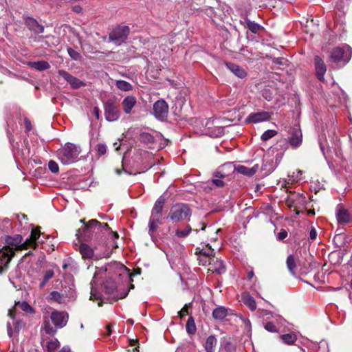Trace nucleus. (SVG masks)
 Here are the masks:
<instances>
[{
  "label": "nucleus",
  "mask_w": 352,
  "mask_h": 352,
  "mask_svg": "<svg viewBox=\"0 0 352 352\" xmlns=\"http://www.w3.org/2000/svg\"><path fill=\"white\" fill-rule=\"evenodd\" d=\"M54 276V272L52 270H47L44 275L43 280L40 284V287L43 288L46 283L51 279Z\"/></svg>",
  "instance_id": "a19ab883"
},
{
  "label": "nucleus",
  "mask_w": 352,
  "mask_h": 352,
  "mask_svg": "<svg viewBox=\"0 0 352 352\" xmlns=\"http://www.w3.org/2000/svg\"><path fill=\"white\" fill-rule=\"evenodd\" d=\"M244 24L254 34L258 33L259 30L261 29V25L254 21H251L248 19H245Z\"/></svg>",
  "instance_id": "c756f323"
},
{
  "label": "nucleus",
  "mask_w": 352,
  "mask_h": 352,
  "mask_svg": "<svg viewBox=\"0 0 352 352\" xmlns=\"http://www.w3.org/2000/svg\"><path fill=\"white\" fill-rule=\"evenodd\" d=\"M85 229L87 231L96 232V234L103 230L109 231V225L106 223H100L96 219H91L85 225Z\"/></svg>",
  "instance_id": "9b49d317"
},
{
  "label": "nucleus",
  "mask_w": 352,
  "mask_h": 352,
  "mask_svg": "<svg viewBox=\"0 0 352 352\" xmlns=\"http://www.w3.org/2000/svg\"><path fill=\"white\" fill-rule=\"evenodd\" d=\"M104 115L107 120L113 122L117 120L120 117V110L116 102L109 99L104 104Z\"/></svg>",
  "instance_id": "39448f33"
},
{
  "label": "nucleus",
  "mask_w": 352,
  "mask_h": 352,
  "mask_svg": "<svg viewBox=\"0 0 352 352\" xmlns=\"http://www.w3.org/2000/svg\"><path fill=\"white\" fill-rule=\"evenodd\" d=\"M25 126L26 131H30L32 129V124L28 119L25 120Z\"/></svg>",
  "instance_id": "4d7b16f0"
},
{
  "label": "nucleus",
  "mask_w": 352,
  "mask_h": 352,
  "mask_svg": "<svg viewBox=\"0 0 352 352\" xmlns=\"http://www.w3.org/2000/svg\"><path fill=\"white\" fill-rule=\"evenodd\" d=\"M265 329L270 331V332H276L277 331V328L272 323V322H267L265 326H264Z\"/></svg>",
  "instance_id": "8fccbe9b"
},
{
  "label": "nucleus",
  "mask_w": 352,
  "mask_h": 352,
  "mask_svg": "<svg viewBox=\"0 0 352 352\" xmlns=\"http://www.w3.org/2000/svg\"><path fill=\"white\" fill-rule=\"evenodd\" d=\"M48 168L50 170V171L53 173H57L59 171V167L58 164L53 160H50L48 162Z\"/></svg>",
  "instance_id": "c03bdc74"
},
{
  "label": "nucleus",
  "mask_w": 352,
  "mask_h": 352,
  "mask_svg": "<svg viewBox=\"0 0 352 352\" xmlns=\"http://www.w3.org/2000/svg\"><path fill=\"white\" fill-rule=\"evenodd\" d=\"M80 152V146L72 143H67L57 151V156L63 164H70L78 160Z\"/></svg>",
  "instance_id": "f257e3e1"
},
{
  "label": "nucleus",
  "mask_w": 352,
  "mask_h": 352,
  "mask_svg": "<svg viewBox=\"0 0 352 352\" xmlns=\"http://www.w3.org/2000/svg\"><path fill=\"white\" fill-rule=\"evenodd\" d=\"M116 85L119 89L124 91H131L133 88L129 82L122 80H116Z\"/></svg>",
  "instance_id": "72a5a7b5"
},
{
  "label": "nucleus",
  "mask_w": 352,
  "mask_h": 352,
  "mask_svg": "<svg viewBox=\"0 0 352 352\" xmlns=\"http://www.w3.org/2000/svg\"><path fill=\"white\" fill-rule=\"evenodd\" d=\"M59 346V342L57 339H51L46 343L47 352H54V351Z\"/></svg>",
  "instance_id": "c9c22d12"
},
{
  "label": "nucleus",
  "mask_w": 352,
  "mask_h": 352,
  "mask_svg": "<svg viewBox=\"0 0 352 352\" xmlns=\"http://www.w3.org/2000/svg\"><path fill=\"white\" fill-rule=\"evenodd\" d=\"M110 234L113 239H118L119 237L118 234L116 232L110 231Z\"/></svg>",
  "instance_id": "e2e57ef3"
},
{
  "label": "nucleus",
  "mask_w": 352,
  "mask_h": 352,
  "mask_svg": "<svg viewBox=\"0 0 352 352\" xmlns=\"http://www.w3.org/2000/svg\"><path fill=\"white\" fill-rule=\"evenodd\" d=\"M162 216H161V215L151 214L149 221H152L153 223H156V224L160 226L162 223Z\"/></svg>",
  "instance_id": "49530a36"
},
{
  "label": "nucleus",
  "mask_w": 352,
  "mask_h": 352,
  "mask_svg": "<svg viewBox=\"0 0 352 352\" xmlns=\"http://www.w3.org/2000/svg\"><path fill=\"white\" fill-rule=\"evenodd\" d=\"M58 74L70 85L72 89H78L84 85L83 82L65 70L60 69Z\"/></svg>",
  "instance_id": "f8f14e48"
},
{
  "label": "nucleus",
  "mask_w": 352,
  "mask_h": 352,
  "mask_svg": "<svg viewBox=\"0 0 352 352\" xmlns=\"http://www.w3.org/2000/svg\"><path fill=\"white\" fill-rule=\"evenodd\" d=\"M318 352H329L328 349V345L326 342H320L318 348Z\"/></svg>",
  "instance_id": "09e8293b"
},
{
  "label": "nucleus",
  "mask_w": 352,
  "mask_h": 352,
  "mask_svg": "<svg viewBox=\"0 0 352 352\" xmlns=\"http://www.w3.org/2000/svg\"><path fill=\"white\" fill-rule=\"evenodd\" d=\"M136 98L133 96H126L122 102L123 111L126 114H130L136 104Z\"/></svg>",
  "instance_id": "f3484780"
},
{
  "label": "nucleus",
  "mask_w": 352,
  "mask_h": 352,
  "mask_svg": "<svg viewBox=\"0 0 352 352\" xmlns=\"http://www.w3.org/2000/svg\"><path fill=\"white\" fill-rule=\"evenodd\" d=\"M209 270L215 272L218 274H222L225 272V265L223 262L214 257V261H212V264L210 265Z\"/></svg>",
  "instance_id": "5701e85b"
},
{
  "label": "nucleus",
  "mask_w": 352,
  "mask_h": 352,
  "mask_svg": "<svg viewBox=\"0 0 352 352\" xmlns=\"http://www.w3.org/2000/svg\"><path fill=\"white\" fill-rule=\"evenodd\" d=\"M280 338L283 341V342H285L287 344H292L296 342L297 337H296V334H294L293 333H290L281 335Z\"/></svg>",
  "instance_id": "473e14b6"
},
{
  "label": "nucleus",
  "mask_w": 352,
  "mask_h": 352,
  "mask_svg": "<svg viewBox=\"0 0 352 352\" xmlns=\"http://www.w3.org/2000/svg\"><path fill=\"white\" fill-rule=\"evenodd\" d=\"M67 315L64 312L54 311L50 315V318L54 326L57 328H62L66 325L67 322Z\"/></svg>",
  "instance_id": "ddd939ff"
},
{
  "label": "nucleus",
  "mask_w": 352,
  "mask_h": 352,
  "mask_svg": "<svg viewBox=\"0 0 352 352\" xmlns=\"http://www.w3.org/2000/svg\"><path fill=\"white\" fill-rule=\"evenodd\" d=\"M209 184L210 185H213L217 188H221L224 186L225 183L223 180H221L219 178L217 179H213L210 182H209Z\"/></svg>",
  "instance_id": "de8ad7c7"
},
{
  "label": "nucleus",
  "mask_w": 352,
  "mask_h": 352,
  "mask_svg": "<svg viewBox=\"0 0 352 352\" xmlns=\"http://www.w3.org/2000/svg\"><path fill=\"white\" fill-rule=\"evenodd\" d=\"M226 349L228 352H232V351L234 349V346L230 343H228L226 346Z\"/></svg>",
  "instance_id": "052dcab7"
},
{
  "label": "nucleus",
  "mask_w": 352,
  "mask_h": 352,
  "mask_svg": "<svg viewBox=\"0 0 352 352\" xmlns=\"http://www.w3.org/2000/svg\"><path fill=\"white\" fill-rule=\"evenodd\" d=\"M289 133L288 142L293 148L298 147L302 143V133L298 126L292 128Z\"/></svg>",
  "instance_id": "9d476101"
},
{
  "label": "nucleus",
  "mask_w": 352,
  "mask_h": 352,
  "mask_svg": "<svg viewBox=\"0 0 352 352\" xmlns=\"http://www.w3.org/2000/svg\"><path fill=\"white\" fill-rule=\"evenodd\" d=\"M337 219L339 223H348L350 221V214L345 209H340L337 212Z\"/></svg>",
  "instance_id": "c85d7f7f"
},
{
  "label": "nucleus",
  "mask_w": 352,
  "mask_h": 352,
  "mask_svg": "<svg viewBox=\"0 0 352 352\" xmlns=\"http://www.w3.org/2000/svg\"><path fill=\"white\" fill-rule=\"evenodd\" d=\"M315 68L316 72V75L318 78V79L320 81L324 80V74L327 71L326 65L324 63V61L318 56H315Z\"/></svg>",
  "instance_id": "2eb2a0df"
},
{
  "label": "nucleus",
  "mask_w": 352,
  "mask_h": 352,
  "mask_svg": "<svg viewBox=\"0 0 352 352\" xmlns=\"http://www.w3.org/2000/svg\"><path fill=\"white\" fill-rule=\"evenodd\" d=\"M168 111V107L166 102L163 100H157L153 104V113L156 118L163 120L166 118Z\"/></svg>",
  "instance_id": "0eeeda50"
},
{
  "label": "nucleus",
  "mask_w": 352,
  "mask_h": 352,
  "mask_svg": "<svg viewBox=\"0 0 352 352\" xmlns=\"http://www.w3.org/2000/svg\"><path fill=\"white\" fill-rule=\"evenodd\" d=\"M258 170V165L255 164L254 166L251 168L246 167L245 166H239L236 168V170L239 173H241L243 175L246 176H252L254 175L257 170Z\"/></svg>",
  "instance_id": "412c9836"
},
{
  "label": "nucleus",
  "mask_w": 352,
  "mask_h": 352,
  "mask_svg": "<svg viewBox=\"0 0 352 352\" xmlns=\"http://www.w3.org/2000/svg\"><path fill=\"white\" fill-rule=\"evenodd\" d=\"M276 134L277 131L275 130H267L262 134L261 138L263 141H267L274 137Z\"/></svg>",
  "instance_id": "4c0bfd02"
},
{
  "label": "nucleus",
  "mask_w": 352,
  "mask_h": 352,
  "mask_svg": "<svg viewBox=\"0 0 352 352\" xmlns=\"http://www.w3.org/2000/svg\"><path fill=\"white\" fill-rule=\"evenodd\" d=\"M94 113L95 115V116L96 117L97 119L99 118V109L98 107H94Z\"/></svg>",
  "instance_id": "680f3d73"
},
{
  "label": "nucleus",
  "mask_w": 352,
  "mask_h": 352,
  "mask_svg": "<svg viewBox=\"0 0 352 352\" xmlns=\"http://www.w3.org/2000/svg\"><path fill=\"white\" fill-rule=\"evenodd\" d=\"M7 329H8V334L9 337H12V329L11 324L10 322L7 323Z\"/></svg>",
  "instance_id": "bf43d9fd"
},
{
  "label": "nucleus",
  "mask_w": 352,
  "mask_h": 352,
  "mask_svg": "<svg viewBox=\"0 0 352 352\" xmlns=\"http://www.w3.org/2000/svg\"><path fill=\"white\" fill-rule=\"evenodd\" d=\"M253 276H254V272H248V278L249 280H251Z\"/></svg>",
  "instance_id": "774afa93"
},
{
  "label": "nucleus",
  "mask_w": 352,
  "mask_h": 352,
  "mask_svg": "<svg viewBox=\"0 0 352 352\" xmlns=\"http://www.w3.org/2000/svg\"><path fill=\"white\" fill-rule=\"evenodd\" d=\"M72 10L76 13H81L82 11V7L80 6H78V5L74 6L72 8Z\"/></svg>",
  "instance_id": "13d9d810"
},
{
  "label": "nucleus",
  "mask_w": 352,
  "mask_h": 352,
  "mask_svg": "<svg viewBox=\"0 0 352 352\" xmlns=\"http://www.w3.org/2000/svg\"><path fill=\"white\" fill-rule=\"evenodd\" d=\"M186 331L190 335H194L196 333L197 328L195 323V320L192 316L189 317L186 325Z\"/></svg>",
  "instance_id": "7c9ffc66"
},
{
  "label": "nucleus",
  "mask_w": 352,
  "mask_h": 352,
  "mask_svg": "<svg viewBox=\"0 0 352 352\" xmlns=\"http://www.w3.org/2000/svg\"><path fill=\"white\" fill-rule=\"evenodd\" d=\"M98 298L99 297L98 296L96 290L94 288H91V293H90V300H95V299H98Z\"/></svg>",
  "instance_id": "5fc2aeb1"
},
{
  "label": "nucleus",
  "mask_w": 352,
  "mask_h": 352,
  "mask_svg": "<svg viewBox=\"0 0 352 352\" xmlns=\"http://www.w3.org/2000/svg\"><path fill=\"white\" fill-rule=\"evenodd\" d=\"M228 315V309L224 307H218L212 311V316L216 320H223Z\"/></svg>",
  "instance_id": "bb28decb"
},
{
  "label": "nucleus",
  "mask_w": 352,
  "mask_h": 352,
  "mask_svg": "<svg viewBox=\"0 0 352 352\" xmlns=\"http://www.w3.org/2000/svg\"><path fill=\"white\" fill-rule=\"evenodd\" d=\"M25 25L31 31L35 34H41L44 31V26L39 24L38 22L32 17H28L25 19Z\"/></svg>",
  "instance_id": "dca6fc26"
},
{
  "label": "nucleus",
  "mask_w": 352,
  "mask_h": 352,
  "mask_svg": "<svg viewBox=\"0 0 352 352\" xmlns=\"http://www.w3.org/2000/svg\"><path fill=\"white\" fill-rule=\"evenodd\" d=\"M160 226L156 223H153L152 221H148V234L152 239L154 237V234Z\"/></svg>",
  "instance_id": "37998d69"
},
{
  "label": "nucleus",
  "mask_w": 352,
  "mask_h": 352,
  "mask_svg": "<svg viewBox=\"0 0 352 352\" xmlns=\"http://www.w3.org/2000/svg\"><path fill=\"white\" fill-rule=\"evenodd\" d=\"M15 306L26 312H32V307L27 302H18L17 304H16Z\"/></svg>",
  "instance_id": "79ce46f5"
},
{
  "label": "nucleus",
  "mask_w": 352,
  "mask_h": 352,
  "mask_svg": "<svg viewBox=\"0 0 352 352\" xmlns=\"http://www.w3.org/2000/svg\"><path fill=\"white\" fill-rule=\"evenodd\" d=\"M287 236V232L285 230H281L277 234V239L280 241L285 239Z\"/></svg>",
  "instance_id": "864d4df0"
},
{
  "label": "nucleus",
  "mask_w": 352,
  "mask_h": 352,
  "mask_svg": "<svg viewBox=\"0 0 352 352\" xmlns=\"http://www.w3.org/2000/svg\"><path fill=\"white\" fill-rule=\"evenodd\" d=\"M241 301L251 310L254 311L256 308V301L253 297L248 294H244L241 296Z\"/></svg>",
  "instance_id": "b1692460"
},
{
  "label": "nucleus",
  "mask_w": 352,
  "mask_h": 352,
  "mask_svg": "<svg viewBox=\"0 0 352 352\" xmlns=\"http://www.w3.org/2000/svg\"><path fill=\"white\" fill-rule=\"evenodd\" d=\"M107 146L104 144H98L96 145V152L98 156L103 155L106 153Z\"/></svg>",
  "instance_id": "a18cd8bd"
},
{
  "label": "nucleus",
  "mask_w": 352,
  "mask_h": 352,
  "mask_svg": "<svg viewBox=\"0 0 352 352\" xmlns=\"http://www.w3.org/2000/svg\"><path fill=\"white\" fill-rule=\"evenodd\" d=\"M191 211L189 207L184 204H177L170 208L168 217L173 221L189 220Z\"/></svg>",
  "instance_id": "f03ea898"
},
{
  "label": "nucleus",
  "mask_w": 352,
  "mask_h": 352,
  "mask_svg": "<svg viewBox=\"0 0 352 352\" xmlns=\"http://www.w3.org/2000/svg\"><path fill=\"white\" fill-rule=\"evenodd\" d=\"M198 260L200 265H210L212 264V261H214V257L205 256L199 254L198 256Z\"/></svg>",
  "instance_id": "f704fd0d"
},
{
  "label": "nucleus",
  "mask_w": 352,
  "mask_h": 352,
  "mask_svg": "<svg viewBox=\"0 0 352 352\" xmlns=\"http://www.w3.org/2000/svg\"><path fill=\"white\" fill-rule=\"evenodd\" d=\"M14 256V252L9 248L0 249V274L6 270L8 265Z\"/></svg>",
  "instance_id": "1a4fd4ad"
},
{
  "label": "nucleus",
  "mask_w": 352,
  "mask_h": 352,
  "mask_svg": "<svg viewBox=\"0 0 352 352\" xmlns=\"http://www.w3.org/2000/svg\"><path fill=\"white\" fill-rule=\"evenodd\" d=\"M199 254H201L205 256L214 257V250L212 249L208 244L206 245V248H204L202 250H200Z\"/></svg>",
  "instance_id": "58836bf2"
},
{
  "label": "nucleus",
  "mask_w": 352,
  "mask_h": 352,
  "mask_svg": "<svg viewBox=\"0 0 352 352\" xmlns=\"http://www.w3.org/2000/svg\"><path fill=\"white\" fill-rule=\"evenodd\" d=\"M166 199L164 197H160L155 201L154 206L152 209L151 214L162 216V210L165 204Z\"/></svg>",
  "instance_id": "4be33fe9"
},
{
  "label": "nucleus",
  "mask_w": 352,
  "mask_h": 352,
  "mask_svg": "<svg viewBox=\"0 0 352 352\" xmlns=\"http://www.w3.org/2000/svg\"><path fill=\"white\" fill-rule=\"evenodd\" d=\"M67 52L72 60H78L81 58L80 54L71 47L67 48Z\"/></svg>",
  "instance_id": "ea45409f"
},
{
  "label": "nucleus",
  "mask_w": 352,
  "mask_h": 352,
  "mask_svg": "<svg viewBox=\"0 0 352 352\" xmlns=\"http://www.w3.org/2000/svg\"><path fill=\"white\" fill-rule=\"evenodd\" d=\"M28 65L30 67L35 69L38 71H43L47 69L50 67V64L44 60L37 61V62H32L30 61L28 63Z\"/></svg>",
  "instance_id": "393cba45"
},
{
  "label": "nucleus",
  "mask_w": 352,
  "mask_h": 352,
  "mask_svg": "<svg viewBox=\"0 0 352 352\" xmlns=\"http://www.w3.org/2000/svg\"><path fill=\"white\" fill-rule=\"evenodd\" d=\"M317 237V232L314 228H312L310 230L309 233V239L312 241L315 240Z\"/></svg>",
  "instance_id": "6e6d98bb"
},
{
  "label": "nucleus",
  "mask_w": 352,
  "mask_h": 352,
  "mask_svg": "<svg viewBox=\"0 0 352 352\" xmlns=\"http://www.w3.org/2000/svg\"><path fill=\"white\" fill-rule=\"evenodd\" d=\"M129 33L128 26H118L110 32L109 38L116 44L120 45L127 38Z\"/></svg>",
  "instance_id": "423d86ee"
},
{
  "label": "nucleus",
  "mask_w": 352,
  "mask_h": 352,
  "mask_svg": "<svg viewBox=\"0 0 352 352\" xmlns=\"http://www.w3.org/2000/svg\"><path fill=\"white\" fill-rule=\"evenodd\" d=\"M351 56V48L349 45L334 48L331 54L330 60L335 63L346 64Z\"/></svg>",
  "instance_id": "7ed1b4c3"
},
{
  "label": "nucleus",
  "mask_w": 352,
  "mask_h": 352,
  "mask_svg": "<svg viewBox=\"0 0 352 352\" xmlns=\"http://www.w3.org/2000/svg\"><path fill=\"white\" fill-rule=\"evenodd\" d=\"M23 238L21 235L16 234L14 236L6 237V245L2 248H9L14 253L15 250H26L28 248V244L26 241L22 243Z\"/></svg>",
  "instance_id": "20e7f679"
},
{
  "label": "nucleus",
  "mask_w": 352,
  "mask_h": 352,
  "mask_svg": "<svg viewBox=\"0 0 352 352\" xmlns=\"http://www.w3.org/2000/svg\"><path fill=\"white\" fill-rule=\"evenodd\" d=\"M192 230L190 226H187L184 230L177 229L175 231V235L179 238H184L186 237L190 231Z\"/></svg>",
  "instance_id": "e433bc0d"
},
{
  "label": "nucleus",
  "mask_w": 352,
  "mask_h": 352,
  "mask_svg": "<svg viewBox=\"0 0 352 352\" xmlns=\"http://www.w3.org/2000/svg\"><path fill=\"white\" fill-rule=\"evenodd\" d=\"M17 218L19 221H21V218L23 219H27V215L24 214H22L21 215L18 214L17 215Z\"/></svg>",
  "instance_id": "338daca9"
},
{
  "label": "nucleus",
  "mask_w": 352,
  "mask_h": 352,
  "mask_svg": "<svg viewBox=\"0 0 352 352\" xmlns=\"http://www.w3.org/2000/svg\"><path fill=\"white\" fill-rule=\"evenodd\" d=\"M270 113L267 111H261L250 113L245 120L247 123H258L269 120L270 119Z\"/></svg>",
  "instance_id": "4468645a"
},
{
  "label": "nucleus",
  "mask_w": 352,
  "mask_h": 352,
  "mask_svg": "<svg viewBox=\"0 0 352 352\" xmlns=\"http://www.w3.org/2000/svg\"><path fill=\"white\" fill-rule=\"evenodd\" d=\"M217 339L214 336H210L205 342V349L206 352H214L217 345Z\"/></svg>",
  "instance_id": "cd10ccee"
},
{
  "label": "nucleus",
  "mask_w": 352,
  "mask_h": 352,
  "mask_svg": "<svg viewBox=\"0 0 352 352\" xmlns=\"http://www.w3.org/2000/svg\"><path fill=\"white\" fill-rule=\"evenodd\" d=\"M189 305L186 304L184 307L178 312V316L182 318L188 313Z\"/></svg>",
  "instance_id": "603ef678"
},
{
  "label": "nucleus",
  "mask_w": 352,
  "mask_h": 352,
  "mask_svg": "<svg viewBox=\"0 0 352 352\" xmlns=\"http://www.w3.org/2000/svg\"><path fill=\"white\" fill-rule=\"evenodd\" d=\"M78 250L84 259H90L94 256V250L85 243H81Z\"/></svg>",
  "instance_id": "a211bd4d"
},
{
  "label": "nucleus",
  "mask_w": 352,
  "mask_h": 352,
  "mask_svg": "<svg viewBox=\"0 0 352 352\" xmlns=\"http://www.w3.org/2000/svg\"><path fill=\"white\" fill-rule=\"evenodd\" d=\"M50 297H51V299H52L55 301H57V302H60L62 299V296H61L60 294L56 291H54L50 293Z\"/></svg>",
  "instance_id": "3c124183"
},
{
  "label": "nucleus",
  "mask_w": 352,
  "mask_h": 352,
  "mask_svg": "<svg viewBox=\"0 0 352 352\" xmlns=\"http://www.w3.org/2000/svg\"><path fill=\"white\" fill-rule=\"evenodd\" d=\"M111 333V327L110 325H108L107 327V332H106V336H110Z\"/></svg>",
  "instance_id": "69168bd1"
},
{
  "label": "nucleus",
  "mask_w": 352,
  "mask_h": 352,
  "mask_svg": "<svg viewBox=\"0 0 352 352\" xmlns=\"http://www.w3.org/2000/svg\"><path fill=\"white\" fill-rule=\"evenodd\" d=\"M227 68L235 76L240 78H243L246 76L245 71L240 66L231 63H226Z\"/></svg>",
  "instance_id": "6ab92c4d"
},
{
  "label": "nucleus",
  "mask_w": 352,
  "mask_h": 352,
  "mask_svg": "<svg viewBox=\"0 0 352 352\" xmlns=\"http://www.w3.org/2000/svg\"><path fill=\"white\" fill-rule=\"evenodd\" d=\"M41 232L38 229V228L36 229H33L32 230L29 239H26V243L28 244V248H36L37 246L36 240L40 237Z\"/></svg>",
  "instance_id": "aec40b11"
},
{
  "label": "nucleus",
  "mask_w": 352,
  "mask_h": 352,
  "mask_svg": "<svg viewBox=\"0 0 352 352\" xmlns=\"http://www.w3.org/2000/svg\"><path fill=\"white\" fill-rule=\"evenodd\" d=\"M59 352H70V349L67 346H64Z\"/></svg>",
  "instance_id": "0e129e2a"
},
{
  "label": "nucleus",
  "mask_w": 352,
  "mask_h": 352,
  "mask_svg": "<svg viewBox=\"0 0 352 352\" xmlns=\"http://www.w3.org/2000/svg\"><path fill=\"white\" fill-rule=\"evenodd\" d=\"M297 259L293 254H290L287 256L286 264L289 272L292 275L296 274Z\"/></svg>",
  "instance_id": "a878e982"
},
{
  "label": "nucleus",
  "mask_w": 352,
  "mask_h": 352,
  "mask_svg": "<svg viewBox=\"0 0 352 352\" xmlns=\"http://www.w3.org/2000/svg\"><path fill=\"white\" fill-rule=\"evenodd\" d=\"M42 328L45 332L50 336H53L56 331V329L51 325L50 321L47 320V317L45 316L44 318V322Z\"/></svg>",
  "instance_id": "2f4dec72"
},
{
  "label": "nucleus",
  "mask_w": 352,
  "mask_h": 352,
  "mask_svg": "<svg viewBox=\"0 0 352 352\" xmlns=\"http://www.w3.org/2000/svg\"><path fill=\"white\" fill-rule=\"evenodd\" d=\"M305 203V197L299 193H292L287 196L286 204L290 208H294L297 210L298 208L302 206Z\"/></svg>",
  "instance_id": "6e6552de"
}]
</instances>
